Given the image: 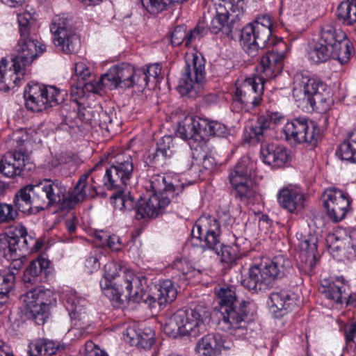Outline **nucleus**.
Returning <instances> with one entry per match:
<instances>
[{
	"label": "nucleus",
	"instance_id": "nucleus-21",
	"mask_svg": "<svg viewBox=\"0 0 356 356\" xmlns=\"http://www.w3.org/2000/svg\"><path fill=\"white\" fill-rule=\"evenodd\" d=\"M185 332L187 334L197 337L207 330V323L210 318L209 309L204 305H196L193 308L184 310Z\"/></svg>",
	"mask_w": 356,
	"mask_h": 356
},
{
	"label": "nucleus",
	"instance_id": "nucleus-6",
	"mask_svg": "<svg viewBox=\"0 0 356 356\" xmlns=\"http://www.w3.org/2000/svg\"><path fill=\"white\" fill-rule=\"evenodd\" d=\"M104 277L113 280L114 297L118 303L133 302L140 303L147 300V279L144 276L136 275L132 271L122 270L116 263H108L104 266Z\"/></svg>",
	"mask_w": 356,
	"mask_h": 356
},
{
	"label": "nucleus",
	"instance_id": "nucleus-38",
	"mask_svg": "<svg viewBox=\"0 0 356 356\" xmlns=\"http://www.w3.org/2000/svg\"><path fill=\"white\" fill-rule=\"evenodd\" d=\"M184 310L179 309L165 319L164 323L165 332L172 337H176L178 335L185 336L188 335L187 332H185L184 322Z\"/></svg>",
	"mask_w": 356,
	"mask_h": 356
},
{
	"label": "nucleus",
	"instance_id": "nucleus-53",
	"mask_svg": "<svg viewBox=\"0 0 356 356\" xmlns=\"http://www.w3.org/2000/svg\"><path fill=\"white\" fill-rule=\"evenodd\" d=\"M207 31L203 24H198L193 29L187 33L186 46H189L196 40H200L207 33Z\"/></svg>",
	"mask_w": 356,
	"mask_h": 356
},
{
	"label": "nucleus",
	"instance_id": "nucleus-36",
	"mask_svg": "<svg viewBox=\"0 0 356 356\" xmlns=\"http://www.w3.org/2000/svg\"><path fill=\"white\" fill-rule=\"evenodd\" d=\"M272 307L280 312L290 311L296 305L295 294L285 289H275L269 296Z\"/></svg>",
	"mask_w": 356,
	"mask_h": 356
},
{
	"label": "nucleus",
	"instance_id": "nucleus-43",
	"mask_svg": "<svg viewBox=\"0 0 356 356\" xmlns=\"http://www.w3.org/2000/svg\"><path fill=\"white\" fill-rule=\"evenodd\" d=\"M341 160L356 163V130L348 135V138L339 145L337 152Z\"/></svg>",
	"mask_w": 356,
	"mask_h": 356
},
{
	"label": "nucleus",
	"instance_id": "nucleus-51",
	"mask_svg": "<svg viewBox=\"0 0 356 356\" xmlns=\"http://www.w3.org/2000/svg\"><path fill=\"white\" fill-rule=\"evenodd\" d=\"M19 211L14 204L0 203V225L9 224L15 221Z\"/></svg>",
	"mask_w": 356,
	"mask_h": 356
},
{
	"label": "nucleus",
	"instance_id": "nucleus-61",
	"mask_svg": "<svg viewBox=\"0 0 356 356\" xmlns=\"http://www.w3.org/2000/svg\"><path fill=\"white\" fill-rule=\"evenodd\" d=\"M252 179L250 177L247 176L246 172H241L238 170H237L235 167L231 170V172L229 175V182L232 184L235 183L241 182L243 181H245L248 179Z\"/></svg>",
	"mask_w": 356,
	"mask_h": 356
},
{
	"label": "nucleus",
	"instance_id": "nucleus-37",
	"mask_svg": "<svg viewBox=\"0 0 356 356\" xmlns=\"http://www.w3.org/2000/svg\"><path fill=\"white\" fill-rule=\"evenodd\" d=\"M19 250V238L17 234H6L0 237V256L8 261H17L21 256L18 254Z\"/></svg>",
	"mask_w": 356,
	"mask_h": 356
},
{
	"label": "nucleus",
	"instance_id": "nucleus-45",
	"mask_svg": "<svg viewBox=\"0 0 356 356\" xmlns=\"http://www.w3.org/2000/svg\"><path fill=\"white\" fill-rule=\"evenodd\" d=\"M123 191H119V193L112 195L114 199L115 209L120 211H131L135 210L136 211L137 202L135 201L134 197L129 191L124 192Z\"/></svg>",
	"mask_w": 356,
	"mask_h": 356
},
{
	"label": "nucleus",
	"instance_id": "nucleus-10",
	"mask_svg": "<svg viewBox=\"0 0 356 356\" xmlns=\"http://www.w3.org/2000/svg\"><path fill=\"white\" fill-rule=\"evenodd\" d=\"M66 95L65 90L39 83L29 84L24 92L26 108L35 112H40L63 103Z\"/></svg>",
	"mask_w": 356,
	"mask_h": 356
},
{
	"label": "nucleus",
	"instance_id": "nucleus-14",
	"mask_svg": "<svg viewBox=\"0 0 356 356\" xmlns=\"http://www.w3.org/2000/svg\"><path fill=\"white\" fill-rule=\"evenodd\" d=\"M287 140L306 144L311 149L316 146L320 129L313 122L305 118H296L286 123L283 128Z\"/></svg>",
	"mask_w": 356,
	"mask_h": 356
},
{
	"label": "nucleus",
	"instance_id": "nucleus-3",
	"mask_svg": "<svg viewBox=\"0 0 356 356\" xmlns=\"http://www.w3.org/2000/svg\"><path fill=\"white\" fill-rule=\"evenodd\" d=\"M218 298L219 310L222 316V322L230 334L238 339H245L250 332L249 323L253 320L256 307L253 302L236 298V293L230 287L216 289Z\"/></svg>",
	"mask_w": 356,
	"mask_h": 356
},
{
	"label": "nucleus",
	"instance_id": "nucleus-42",
	"mask_svg": "<svg viewBox=\"0 0 356 356\" xmlns=\"http://www.w3.org/2000/svg\"><path fill=\"white\" fill-rule=\"evenodd\" d=\"M337 17L343 24L350 26L356 22V0L342 1L337 10Z\"/></svg>",
	"mask_w": 356,
	"mask_h": 356
},
{
	"label": "nucleus",
	"instance_id": "nucleus-12",
	"mask_svg": "<svg viewBox=\"0 0 356 356\" xmlns=\"http://www.w3.org/2000/svg\"><path fill=\"white\" fill-rule=\"evenodd\" d=\"M134 168L133 157L129 152L118 154L106 170L104 176L105 186L108 190H124L130 182Z\"/></svg>",
	"mask_w": 356,
	"mask_h": 356
},
{
	"label": "nucleus",
	"instance_id": "nucleus-24",
	"mask_svg": "<svg viewBox=\"0 0 356 356\" xmlns=\"http://www.w3.org/2000/svg\"><path fill=\"white\" fill-rule=\"evenodd\" d=\"M202 119L193 116H186L178 125L177 134L183 140L188 142L191 148H196L203 143L202 134Z\"/></svg>",
	"mask_w": 356,
	"mask_h": 356
},
{
	"label": "nucleus",
	"instance_id": "nucleus-17",
	"mask_svg": "<svg viewBox=\"0 0 356 356\" xmlns=\"http://www.w3.org/2000/svg\"><path fill=\"white\" fill-rule=\"evenodd\" d=\"M345 38L346 34L342 31L338 32L332 24L328 23L322 24L319 39L309 52V59L315 63L325 62L330 54L329 48Z\"/></svg>",
	"mask_w": 356,
	"mask_h": 356
},
{
	"label": "nucleus",
	"instance_id": "nucleus-34",
	"mask_svg": "<svg viewBox=\"0 0 356 356\" xmlns=\"http://www.w3.org/2000/svg\"><path fill=\"white\" fill-rule=\"evenodd\" d=\"M261 155L265 163L275 168L282 167L289 159L286 148L275 144L262 147Z\"/></svg>",
	"mask_w": 356,
	"mask_h": 356
},
{
	"label": "nucleus",
	"instance_id": "nucleus-64",
	"mask_svg": "<svg viewBox=\"0 0 356 356\" xmlns=\"http://www.w3.org/2000/svg\"><path fill=\"white\" fill-rule=\"evenodd\" d=\"M104 246L109 248L113 251H118L122 248V244L120 238L114 234H109Z\"/></svg>",
	"mask_w": 356,
	"mask_h": 356
},
{
	"label": "nucleus",
	"instance_id": "nucleus-8",
	"mask_svg": "<svg viewBox=\"0 0 356 356\" xmlns=\"http://www.w3.org/2000/svg\"><path fill=\"white\" fill-rule=\"evenodd\" d=\"M272 25L271 17L266 14L257 17L241 30V45L249 56H257L266 46L272 35Z\"/></svg>",
	"mask_w": 356,
	"mask_h": 356
},
{
	"label": "nucleus",
	"instance_id": "nucleus-1",
	"mask_svg": "<svg viewBox=\"0 0 356 356\" xmlns=\"http://www.w3.org/2000/svg\"><path fill=\"white\" fill-rule=\"evenodd\" d=\"M20 38L18 42L17 55L12 58L13 67L7 68L8 61L3 58L0 61V90L8 91L19 81L17 74L31 64L39 54L45 51L43 44L38 45L37 40L31 36L35 19L29 12L17 15Z\"/></svg>",
	"mask_w": 356,
	"mask_h": 356
},
{
	"label": "nucleus",
	"instance_id": "nucleus-52",
	"mask_svg": "<svg viewBox=\"0 0 356 356\" xmlns=\"http://www.w3.org/2000/svg\"><path fill=\"white\" fill-rule=\"evenodd\" d=\"M170 156L165 155L163 152L156 149L154 152L149 153L147 158L146 163L148 165L154 168H159L163 166Z\"/></svg>",
	"mask_w": 356,
	"mask_h": 356
},
{
	"label": "nucleus",
	"instance_id": "nucleus-23",
	"mask_svg": "<svg viewBox=\"0 0 356 356\" xmlns=\"http://www.w3.org/2000/svg\"><path fill=\"white\" fill-rule=\"evenodd\" d=\"M284 54L277 51H268L261 58L256 70L258 81L265 82L276 77L281 73L284 67Z\"/></svg>",
	"mask_w": 356,
	"mask_h": 356
},
{
	"label": "nucleus",
	"instance_id": "nucleus-28",
	"mask_svg": "<svg viewBox=\"0 0 356 356\" xmlns=\"http://www.w3.org/2000/svg\"><path fill=\"white\" fill-rule=\"evenodd\" d=\"M155 288L156 293H154V296H151L146 292L148 298L147 300H143L140 302L149 303L152 307H154V303L158 302L161 306L173 302L177 298V289L170 280H160L155 286Z\"/></svg>",
	"mask_w": 356,
	"mask_h": 356
},
{
	"label": "nucleus",
	"instance_id": "nucleus-22",
	"mask_svg": "<svg viewBox=\"0 0 356 356\" xmlns=\"http://www.w3.org/2000/svg\"><path fill=\"white\" fill-rule=\"evenodd\" d=\"M318 238L316 236H305L299 239L300 252L297 257L299 270L305 274H309L316 264Z\"/></svg>",
	"mask_w": 356,
	"mask_h": 356
},
{
	"label": "nucleus",
	"instance_id": "nucleus-59",
	"mask_svg": "<svg viewBox=\"0 0 356 356\" xmlns=\"http://www.w3.org/2000/svg\"><path fill=\"white\" fill-rule=\"evenodd\" d=\"M74 70L78 81H85L87 77L91 75L90 68L87 66L86 63L83 61L76 63Z\"/></svg>",
	"mask_w": 356,
	"mask_h": 356
},
{
	"label": "nucleus",
	"instance_id": "nucleus-27",
	"mask_svg": "<svg viewBox=\"0 0 356 356\" xmlns=\"http://www.w3.org/2000/svg\"><path fill=\"white\" fill-rule=\"evenodd\" d=\"M64 304L71 319L77 321L75 325L81 326V323L79 322L86 318V298L79 296L75 291L67 290L64 295Z\"/></svg>",
	"mask_w": 356,
	"mask_h": 356
},
{
	"label": "nucleus",
	"instance_id": "nucleus-48",
	"mask_svg": "<svg viewBox=\"0 0 356 356\" xmlns=\"http://www.w3.org/2000/svg\"><path fill=\"white\" fill-rule=\"evenodd\" d=\"M50 31L54 35V38L63 36L73 31L70 29L69 20L64 16H56L54 18L50 26Z\"/></svg>",
	"mask_w": 356,
	"mask_h": 356
},
{
	"label": "nucleus",
	"instance_id": "nucleus-54",
	"mask_svg": "<svg viewBox=\"0 0 356 356\" xmlns=\"http://www.w3.org/2000/svg\"><path fill=\"white\" fill-rule=\"evenodd\" d=\"M187 38L186 26H177L171 33V43L173 46H179L183 42L186 44Z\"/></svg>",
	"mask_w": 356,
	"mask_h": 356
},
{
	"label": "nucleus",
	"instance_id": "nucleus-25",
	"mask_svg": "<svg viewBox=\"0 0 356 356\" xmlns=\"http://www.w3.org/2000/svg\"><path fill=\"white\" fill-rule=\"evenodd\" d=\"M27 159L28 155L25 154L21 149L8 151L2 157V175L10 179L20 177Z\"/></svg>",
	"mask_w": 356,
	"mask_h": 356
},
{
	"label": "nucleus",
	"instance_id": "nucleus-32",
	"mask_svg": "<svg viewBox=\"0 0 356 356\" xmlns=\"http://www.w3.org/2000/svg\"><path fill=\"white\" fill-rule=\"evenodd\" d=\"M282 119V115L279 113H270L266 115L259 116L255 124L249 127L248 133L250 140L261 141L265 132L269 129L270 123L279 124Z\"/></svg>",
	"mask_w": 356,
	"mask_h": 356
},
{
	"label": "nucleus",
	"instance_id": "nucleus-58",
	"mask_svg": "<svg viewBox=\"0 0 356 356\" xmlns=\"http://www.w3.org/2000/svg\"><path fill=\"white\" fill-rule=\"evenodd\" d=\"M344 335L348 343H353L354 344V350L356 352V322L345 325Z\"/></svg>",
	"mask_w": 356,
	"mask_h": 356
},
{
	"label": "nucleus",
	"instance_id": "nucleus-7",
	"mask_svg": "<svg viewBox=\"0 0 356 356\" xmlns=\"http://www.w3.org/2000/svg\"><path fill=\"white\" fill-rule=\"evenodd\" d=\"M292 268L291 261L279 255L264 266H254L249 268L248 275L241 281V285L252 291L258 293L271 289L276 279L282 278Z\"/></svg>",
	"mask_w": 356,
	"mask_h": 356
},
{
	"label": "nucleus",
	"instance_id": "nucleus-56",
	"mask_svg": "<svg viewBox=\"0 0 356 356\" xmlns=\"http://www.w3.org/2000/svg\"><path fill=\"white\" fill-rule=\"evenodd\" d=\"M241 172H246L247 176L252 177L254 170L255 163L248 156H243L234 166Z\"/></svg>",
	"mask_w": 356,
	"mask_h": 356
},
{
	"label": "nucleus",
	"instance_id": "nucleus-44",
	"mask_svg": "<svg viewBox=\"0 0 356 356\" xmlns=\"http://www.w3.org/2000/svg\"><path fill=\"white\" fill-rule=\"evenodd\" d=\"M102 90V86L98 80H91L88 83H79L77 85L71 86V96L75 101L81 99L87 95V92L99 93Z\"/></svg>",
	"mask_w": 356,
	"mask_h": 356
},
{
	"label": "nucleus",
	"instance_id": "nucleus-20",
	"mask_svg": "<svg viewBox=\"0 0 356 356\" xmlns=\"http://www.w3.org/2000/svg\"><path fill=\"white\" fill-rule=\"evenodd\" d=\"M99 168V165H96L93 168L88 172L82 175L78 182L76 183L74 191L68 195V200L65 202V207L68 210L73 209L76 204L83 202L86 198H95L99 195H103L99 186H95L94 177L91 178L92 184L88 182L89 175Z\"/></svg>",
	"mask_w": 356,
	"mask_h": 356
},
{
	"label": "nucleus",
	"instance_id": "nucleus-49",
	"mask_svg": "<svg viewBox=\"0 0 356 356\" xmlns=\"http://www.w3.org/2000/svg\"><path fill=\"white\" fill-rule=\"evenodd\" d=\"M15 280L14 272L0 271V299L6 298L8 293L13 289Z\"/></svg>",
	"mask_w": 356,
	"mask_h": 356
},
{
	"label": "nucleus",
	"instance_id": "nucleus-39",
	"mask_svg": "<svg viewBox=\"0 0 356 356\" xmlns=\"http://www.w3.org/2000/svg\"><path fill=\"white\" fill-rule=\"evenodd\" d=\"M53 40L55 46L66 54L76 53L81 47L80 38L74 31L63 36L54 38Z\"/></svg>",
	"mask_w": 356,
	"mask_h": 356
},
{
	"label": "nucleus",
	"instance_id": "nucleus-50",
	"mask_svg": "<svg viewBox=\"0 0 356 356\" xmlns=\"http://www.w3.org/2000/svg\"><path fill=\"white\" fill-rule=\"evenodd\" d=\"M243 0H222L219 3L220 6H225L226 10H229L232 16V21L239 20L244 12Z\"/></svg>",
	"mask_w": 356,
	"mask_h": 356
},
{
	"label": "nucleus",
	"instance_id": "nucleus-47",
	"mask_svg": "<svg viewBox=\"0 0 356 356\" xmlns=\"http://www.w3.org/2000/svg\"><path fill=\"white\" fill-rule=\"evenodd\" d=\"M202 134L203 136L224 137L227 133V127L215 121L209 122L202 119Z\"/></svg>",
	"mask_w": 356,
	"mask_h": 356
},
{
	"label": "nucleus",
	"instance_id": "nucleus-55",
	"mask_svg": "<svg viewBox=\"0 0 356 356\" xmlns=\"http://www.w3.org/2000/svg\"><path fill=\"white\" fill-rule=\"evenodd\" d=\"M173 138L171 136H165L157 143L156 149L163 152L165 155L171 156L173 153Z\"/></svg>",
	"mask_w": 356,
	"mask_h": 356
},
{
	"label": "nucleus",
	"instance_id": "nucleus-30",
	"mask_svg": "<svg viewBox=\"0 0 356 356\" xmlns=\"http://www.w3.org/2000/svg\"><path fill=\"white\" fill-rule=\"evenodd\" d=\"M49 264V260L42 257L32 261L24 270V282L31 284L42 282L50 273Z\"/></svg>",
	"mask_w": 356,
	"mask_h": 356
},
{
	"label": "nucleus",
	"instance_id": "nucleus-35",
	"mask_svg": "<svg viewBox=\"0 0 356 356\" xmlns=\"http://www.w3.org/2000/svg\"><path fill=\"white\" fill-rule=\"evenodd\" d=\"M126 340L131 345L144 349H149L154 343V332L150 327L127 330Z\"/></svg>",
	"mask_w": 356,
	"mask_h": 356
},
{
	"label": "nucleus",
	"instance_id": "nucleus-29",
	"mask_svg": "<svg viewBox=\"0 0 356 356\" xmlns=\"http://www.w3.org/2000/svg\"><path fill=\"white\" fill-rule=\"evenodd\" d=\"M220 334H208L203 337L196 346L200 356H215L219 355L222 349H229Z\"/></svg>",
	"mask_w": 356,
	"mask_h": 356
},
{
	"label": "nucleus",
	"instance_id": "nucleus-9",
	"mask_svg": "<svg viewBox=\"0 0 356 356\" xmlns=\"http://www.w3.org/2000/svg\"><path fill=\"white\" fill-rule=\"evenodd\" d=\"M146 76L138 68L129 63H121L111 68L99 78L102 87L121 88H136L138 90L145 88Z\"/></svg>",
	"mask_w": 356,
	"mask_h": 356
},
{
	"label": "nucleus",
	"instance_id": "nucleus-4",
	"mask_svg": "<svg viewBox=\"0 0 356 356\" xmlns=\"http://www.w3.org/2000/svg\"><path fill=\"white\" fill-rule=\"evenodd\" d=\"M148 197L137 200L136 218L137 220L156 217L171 200L182 193L184 185L177 177L171 175H155L149 179Z\"/></svg>",
	"mask_w": 356,
	"mask_h": 356
},
{
	"label": "nucleus",
	"instance_id": "nucleus-60",
	"mask_svg": "<svg viewBox=\"0 0 356 356\" xmlns=\"http://www.w3.org/2000/svg\"><path fill=\"white\" fill-rule=\"evenodd\" d=\"M83 355V356H108L104 351L97 348L92 341L86 343Z\"/></svg>",
	"mask_w": 356,
	"mask_h": 356
},
{
	"label": "nucleus",
	"instance_id": "nucleus-33",
	"mask_svg": "<svg viewBox=\"0 0 356 356\" xmlns=\"http://www.w3.org/2000/svg\"><path fill=\"white\" fill-rule=\"evenodd\" d=\"M230 13L231 12L226 10L225 6L218 5L216 8V16L213 17L209 25L211 32L216 34L222 31L226 35H229L238 21L234 20L232 22Z\"/></svg>",
	"mask_w": 356,
	"mask_h": 356
},
{
	"label": "nucleus",
	"instance_id": "nucleus-62",
	"mask_svg": "<svg viewBox=\"0 0 356 356\" xmlns=\"http://www.w3.org/2000/svg\"><path fill=\"white\" fill-rule=\"evenodd\" d=\"M172 266L184 276L188 273V266L186 259L177 258L173 261Z\"/></svg>",
	"mask_w": 356,
	"mask_h": 356
},
{
	"label": "nucleus",
	"instance_id": "nucleus-18",
	"mask_svg": "<svg viewBox=\"0 0 356 356\" xmlns=\"http://www.w3.org/2000/svg\"><path fill=\"white\" fill-rule=\"evenodd\" d=\"M323 201L329 218L334 222L342 220L350 209L351 200L348 193L336 188L326 189Z\"/></svg>",
	"mask_w": 356,
	"mask_h": 356
},
{
	"label": "nucleus",
	"instance_id": "nucleus-31",
	"mask_svg": "<svg viewBox=\"0 0 356 356\" xmlns=\"http://www.w3.org/2000/svg\"><path fill=\"white\" fill-rule=\"evenodd\" d=\"M324 284L320 287L321 292L328 299L338 304L346 303L348 305L350 294L346 293L348 286L343 282V278L337 279L334 282Z\"/></svg>",
	"mask_w": 356,
	"mask_h": 356
},
{
	"label": "nucleus",
	"instance_id": "nucleus-2",
	"mask_svg": "<svg viewBox=\"0 0 356 356\" xmlns=\"http://www.w3.org/2000/svg\"><path fill=\"white\" fill-rule=\"evenodd\" d=\"M67 200V188L61 181L44 179L18 190L13 202L19 212L31 215L56 206L68 210L65 207Z\"/></svg>",
	"mask_w": 356,
	"mask_h": 356
},
{
	"label": "nucleus",
	"instance_id": "nucleus-26",
	"mask_svg": "<svg viewBox=\"0 0 356 356\" xmlns=\"http://www.w3.org/2000/svg\"><path fill=\"white\" fill-rule=\"evenodd\" d=\"M279 205L290 213L301 211L304 208L305 197L300 189L286 187L277 195Z\"/></svg>",
	"mask_w": 356,
	"mask_h": 356
},
{
	"label": "nucleus",
	"instance_id": "nucleus-11",
	"mask_svg": "<svg viewBox=\"0 0 356 356\" xmlns=\"http://www.w3.org/2000/svg\"><path fill=\"white\" fill-rule=\"evenodd\" d=\"M205 81V60L202 56L193 54L191 60H186L177 86L178 91L182 96L195 97Z\"/></svg>",
	"mask_w": 356,
	"mask_h": 356
},
{
	"label": "nucleus",
	"instance_id": "nucleus-13",
	"mask_svg": "<svg viewBox=\"0 0 356 356\" xmlns=\"http://www.w3.org/2000/svg\"><path fill=\"white\" fill-rule=\"evenodd\" d=\"M26 314L38 325L43 324L49 316V307L56 302L53 292L43 287H36L23 296Z\"/></svg>",
	"mask_w": 356,
	"mask_h": 356
},
{
	"label": "nucleus",
	"instance_id": "nucleus-5",
	"mask_svg": "<svg viewBox=\"0 0 356 356\" xmlns=\"http://www.w3.org/2000/svg\"><path fill=\"white\" fill-rule=\"evenodd\" d=\"M191 234L193 238L202 243L203 250L215 252L220 257V262L225 264H232L244 254L238 239L232 245L221 243L220 224L214 216H200L195 222Z\"/></svg>",
	"mask_w": 356,
	"mask_h": 356
},
{
	"label": "nucleus",
	"instance_id": "nucleus-19",
	"mask_svg": "<svg viewBox=\"0 0 356 356\" xmlns=\"http://www.w3.org/2000/svg\"><path fill=\"white\" fill-rule=\"evenodd\" d=\"M264 83L263 80L258 81L257 76L246 78L241 83H237L235 100L240 102L248 109L255 108L262 100Z\"/></svg>",
	"mask_w": 356,
	"mask_h": 356
},
{
	"label": "nucleus",
	"instance_id": "nucleus-41",
	"mask_svg": "<svg viewBox=\"0 0 356 356\" xmlns=\"http://www.w3.org/2000/svg\"><path fill=\"white\" fill-rule=\"evenodd\" d=\"M59 346L56 342L45 339H39L29 345L31 356H56Z\"/></svg>",
	"mask_w": 356,
	"mask_h": 356
},
{
	"label": "nucleus",
	"instance_id": "nucleus-57",
	"mask_svg": "<svg viewBox=\"0 0 356 356\" xmlns=\"http://www.w3.org/2000/svg\"><path fill=\"white\" fill-rule=\"evenodd\" d=\"M138 71H141L143 74L146 76V79L145 80L146 82V88L151 77L156 79L159 76L161 72V67L159 64H154L147 67L146 68H138Z\"/></svg>",
	"mask_w": 356,
	"mask_h": 356
},
{
	"label": "nucleus",
	"instance_id": "nucleus-46",
	"mask_svg": "<svg viewBox=\"0 0 356 356\" xmlns=\"http://www.w3.org/2000/svg\"><path fill=\"white\" fill-rule=\"evenodd\" d=\"M232 186L241 200L252 198L258 191V187L252 179L235 183Z\"/></svg>",
	"mask_w": 356,
	"mask_h": 356
},
{
	"label": "nucleus",
	"instance_id": "nucleus-15",
	"mask_svg": "<svg viewBox=\"0 0 356 356\" xmlns=\"http://www.w3.org/2000/svg\"><path fill=\"white\" fill-rule=\"evenodd\" d=\"M296 86L293 90V95L298 101L309 104L312 109L318 108L317 104L325 101L323 92L325 86L321 81L297 75L295 79Z\"/></svg>",
	"mask_w": 356,
	"mask_h": 356
},
{
	"label": "nucleus",
	"instance_id": "nucleus-63",
	"mask_svg": "<svg viewBox=\"0 0 356 356\" xmlns=\"http://www.w3.org/2000/svg\"><path fill=\"white\" fill-rule=\"evenodd\" d=\"M85 266L88 268L89 273L97 270L100 266L99 259L95 255H89L86 259Z\"/></svg>",
	"mask_w": 356,
	"mask_h": 356
},
{
	"label": "nucleus",
	"instance_id": "nucleus-16",
	"mask_svg": "<svg viewBox=\"0 0 356 356\" xmlns=\"http://www.w3.org/2000/svg\"><path fill=\"white\" fill-rule=\"evenodd\" d=\"M68 105L65 104L61 107L60 113L63 117V122L66 124H70L72 122L74 116L79 115L80 118L83 115L82 120L89 123L91 127H98L102 130V134L104 131L110 133L113 129L114 120H117L115 113L113 112L108 113L106 111H90L84 109L83 113H76L74 111L67 113ZM118 123V121L115 122Z\"/></svg>",
	"mask_w": 356,
	"mask_h": 356
},
{
	"label": "nucleus",
	"instance_id": "nucleus-40",
	"mask_svg": "<svg viewBox=\"0 0 356 356\" xmlns=\"http://www.w3.org/2000/svg\"><path fill=\"white\" fill-rule=\"evenodd\" d=\"M353 44L346 37L338 41L333 47L329 48L330 54L326 61L330 58L339 60L341 64H346L350 60Z\"/></svg>",
	"mask_w": 356,
	"mask_h": 356
}]
</instances>
